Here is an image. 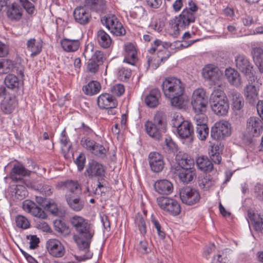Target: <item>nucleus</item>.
<instances>
[{"label":"nucleus","mask_w":263,"mask_h":263,"mask_svg":"<svg viewBox=\"0 0 263 263\" xmlns=\"http://www.w3.org/2000/svg\"><path fill=\"white\" fill-rule=\"evenodd\" d=\"M155 191L161 195H169L173 191L172 183L167 179L156 181L154 184Z\"/></svg>","instance_id":"23"},{"label":"nucleus","mask_w":263,"mask_h":263,"mask_svg":"<svg viewBox=\"0 0 263 263\" xmlns=\"http://www.w3.org/2000/svg\"><path fill=\"white\" fill-rule=\"evenodd\" d=\"M244 95L250 104H255L258 99V90L253 85H248L245 87Z\"/></svg>","instance_id":"39"},{"label":"nucleus","mask_w":263,"mask_h":263,"mask_svg":"<svg viewBox=\"0 0 263 263\" xmlns=\"http://www.w3.org/2000/svg\"><path fill=\"white\" fill-rule=\"evenodd\" d=\"M237 68L246 75H249L252 70V66L249 59L243 54L238 55L235 58Z\"/></svg>","instance_id":"26"},{"label":"nucleus","mask_w":263,"mask_h":263,"mask_svg":"<svg viewBox=\"0 0 263 263\" xmlns=\"http://www.w3.org/2000/svg\"><path fill=\"white\" fill-rule=\"evenodd\" d=\"M231 102L232 108L234 111L241 110L244 106V100L240 93L232 91L229 96Z\"/></svg>","instance_id":"30"},{"label":"nucleus","mask_w":263,"mask_h":263,"mask_svg":"<svg viewBox=\"0 0 263 263\" xmlns=\"http://www.w3.org/2000/svg\"><path fill=\"white\" fill-rule=\"evenodd\" d=\"M149 164L152 171L154 173L161 172L164 167L163 157L157 152H152L148 156Z\"/></svg>","instance_id":"17"},{"label":"nucleus","mask_w":263,"mask_h":263,"mask_svg":"<svg viewBox=\"0 0 263 263\" xmlns=\"http://www.w3.org/2000/svg\"><path fill=\"white\" fill-rule=\"evenodd\" d=\"M248 217L252 222L254 230L263 233V212L249 209L248 211Z\"/></svg>","instance_id":"18"},{"label":"nucleus","mask_w":263,"mask_h":263,"mask_svg":"<svg viewBox=\"0 0 263 263\" xmlns=\"http://www.w3.org/2000/svg\"><path fill=\"white\" fill-rule=\"evenodd\" d=\"M211 263H230L227 255V250L219 251L217 254L213 257Z\"/></svg>","instance_id":"47"},{"label":"nucleus","mask_w":263,"mask_h":263,"mask_svg":"<svg viewBox=\"0 0 263 263\" xmlns=\"http://www.w3.org/2000/svg\"><path fill=\"white\" fill-rule=\"evenodd\" d=\"M161 88L166 98L170 100L172 106L181 108L184 100L182 96L185 90V84L180 79L176 77L166 78L163 81Z\"/></svg>","instance_id":"2"},{"label":"nucleus","mask_w":263,"mask_h":263,"mask_svg":"<svg viewBox=\"0 0 263 263\" xmlns=\"http://www.w3.org/2000/svg\"><path fill=\"white\" fill-rule=\"evenodd\" d=\"M209 104V98L205 91L202 88L196 89L191 98V105L194 112H206Z\"/></svg>","instance_id":"8"},{"label":"nucleus","mask_w":263,"mask_h":263,"mask_svg":"<svg viewBox=\"0 0 263 263\" xmlns=\"http://www.w3.org/2000/svg\"><path fill=\"white\" fill-rule=\"evenodd\" d=\"M197 137L201 141L205 140L209 134V129L208 125L196 127Z\"/></svg>","instance_id":"50"},{"label":"nucleus","mask_w":263,"mask_h":263,"mask_svg":"<svg viewBox=\"0 0 263 263\" xmlns=\"http://www.w3.org/2000/svg\"><path fill=\"white\" fill-rule=\"evenodd\" d=\"M252 54L254 62L260 73H263V50L260 47H253Z\"/></svg>","instance_id":"38"},{"label":"nucleus","mask_w":263,"mask_h":263,"mask_svg":"<svg viewBox=\"0 0 263 263\" xmlns=\"http://www.w3.org/2000/svg\"><path fill=\"white\" fill-rule=\"evenodd\" d=\"M224 75L229 83L236 87L241 84L240 76L239 72L232 68H226Z\"/></svg>","instance_id":"29"},{"label":"nucleus","mask_w":263,"mask_h":263,"mask_svg":"<svg viewBox=\"0 0 263 263\" xmlns=\"http://www.w3.org/2000/svg\"><path fill=\"white\" fill-rule=\"evenodd\" d=\"M97 143L88 138H83L81 140L82 146L87 150L92 152Z\"/></svg>","instance_id":"55"},{"label":"nucleus","mask_w":263,"mask_h":263,"mask_svg":"<svg viewBox=\"0 0 263 263\" xmlns=\"http://www.w3.org/2000/svg\"><path fill=\"white\" fill-rule=\"evenodd\" d=\"M104 24L110 32L117 36L125 34V30L122 23L115 15H108L104 18Z\"/></svg>","instance_id":"11"},{"label":"nucleus","mask_w":263,"mask_h":263,"mask_svg":"<svg viewBox=\"0 0 263 263\" xmlns=\"http://www.w3.org/2000/svg\"><path fill=\"white\" fill-rule=\"evenodd\" d=\"M176 160L179 165V168H194V159L185 153L179 152L176 156Z\"/></svg>","instance_id":"28"},{"label":"nucleus","mask_w":263,"mask_h":263,"mask_svg":"<svg viewBox=\"0 0 263 263\" xmlns=\"http://www.w3.org/2000/svg\"><path fill=\"white\" fill-rule=\"evenodd\" d=\"M69 222L78 234L73 236L74 241L81 253L78 258L81 261L91 258L92 253L89 249L95 233L93 225L90 223L88 220L79 215H74L70 217Z\"/></svg>","instance_id":"1"},{"label":"nucleus","mask_w":263,"mask_h":263,"mask_svg":"<svg viewBox=\"0 0 263 263\" xmlns=\"http://www.w3.org/2000/svg\"><path fill=\"white\" fill-rule=\"evenodd\" d=\"M196 164L198 168L204 173L210 172L214 168L213 163L206 156H200L196 158Z\"/></svg>","instance_id":"31"},{"label":"nucleus","mask_w":263,"mask_h":263,"mask_svg":"<svg viewBox=\"0 0 263 263\" xmlns=\"http://www.w3.org/2000/svg\"><path fill=\"white\" fill-rule=\"evenodd\" d=\"M28 192L25 186L17 184L15 187V197L18 200H22L27 195Z\"/></svg>","instance_id":"53"},{"label":"nucleus","mask_w":263,"mask_h":263,"mask_svg":"<svg viewBox=\"0 0 263 263\" xmlns=\"http://www.w3.org/2000/svg\"><path fill=\"white\" fill-rule=\"evenodd\" d=\"M60 142L62 145L63 148L67 147V148L69 149L71 147V145L69 142L68 138L66 135L65 130H63L61 134Z\"/></svg>","instance_id":"62"},{"label":"nucleus","mask_w":263,"mask_h":263,"mask_svg":"<svg viewBox=\"0 0 263 263\" xmlns=\"http://www.w3.org/2000/svg\"><path fill=\"white\" fill-rule=\"evenodd\" d=\"M26 185L29 187L39 191L45 196H50L53 192V188L50 185L45 184L42 180L28 182L26 183Z\"/></svg>","instance_id":"25"},{"label":"nucleus","mask_w":263,"mask_h":263,"mask_svg":"<svg viewBox=\"0 0 263 263\" xmlns=\"http://www.w3.org/2000/svg\"><path fill=\"white\" fill-rule=\"evenodd\" d=\"M110 91L114 95L120 97L122 96L125 91L124 86L121 84H116L111 87Z\"/></svg>","instance_id":"57"},{"label":"nucleus","mask_w":263,"mask_h":263,"mask_svg":"<svg viewBox=\"0 0 263 263\" xmlns=\"http://www.w3.org/2000/svg\"><path fill=\"white\" fill-rule=\"evenodd\" d=\"M177 171L180 180L185 183L190 182L196 176L194 168H178Z\"/></svg>","instance_id":"33"},{"label":"nucleus","mask_w":263,"mask_h":263,"mask_svg":"<svg viewBox=\"0 0 263 263\" xmlns=\"http://www.w3.org/2000/svg\"><path fill=\"white\" fill-rule=\"evenodd\" d=\"M212 111L219 116H226L229 110V103L224 92L220 89H215L210 98Z\"/></svg>","instance_id":"6"},{"label":"nucleus","mask_w":263,"mask_h":263,"mask_svg":"<svg viewBox=\"0 0 263 263\" xmlns=\"http://www.w3.org/2000/svg\"><path fill=\"white\" fill-rule=\"evenodd\" d=\"M97 103L100 108H116L117 101L115 98L109 93H102L97 100Z\"/></svg>","instance_id":"24"},{"label":"nucleus","mask_w":263,"mask_h":263,"mask_svg":"<svg viewBox=\"0 0 263 263\" xmlns=\"http://www.w3.org/2000/svg\"><path fill=\"white\" fill-rule=\"evenodd\" d=\"M7 16L11 21H18L22 16V10L16 3H13L8 7Z\"/></svg>","instance_id":"40"},{"label":"nucleus","mask_w":263,"mask_h":263,"mask_svg":"<svg viewBox=\"0 0 263 263\" xmlns=\"http://www.w3.org/2000/svg\"><path fill=\"white\" fill-rule=\"evenodd\" d=\"M27 50L31 52V57H34L39 54L43 48V42L34 38L30 39L27 41Z\"/></svg>","instance_id":"32"},{"label":"nucleus","mask_w":263,"mask_h":263,"mask_svg":"<svg viewBox=\"0 0 263 263\" xmlns=\"http://www.w3.org/2000/svg\"><path fill=\"white\" fill-rule=\"evenodd\" d=\"M146 133L153 139L159 140L166 130V123L162 112L154 116V122L147 121L144 124Z\"/></svg>","instance_id":"5"},{"label":"nucleus","mask_w":263,"mask_h":263,"mask_svg":"<svg viewBox=\"0 0 263 263\" xmlns=\"http://www.w3.org/2000/svg\"><path fill=\"white\" fill-rule=\"evenodd\" d=\"M89 62L87 64V70L91 73H95L99 69L100 63L92 60H88Z\"/></svg>","instance_id":"64"},{"label":"nucleus","mask_w":263,"mask_h":263,"mask_svg":"<svg viewBox=\"0 0 263 263\" xmlns=\"http://www.w3.org/2000/svg\"><path fill=\"white\" fill-rule=\"evenodd\" d=\"M83 2L85 7L94 11H103L106 8L105 0H84Z\"/></svg>","instance_id":"34"},{"label":"nucleus","mask_w":263,"mask_h":263,"mask_svg":"<svg viewBox=\"0 0 263 263\" xmlns=\"http://www.w3.org/2000/svg\"><path fill=\"white\" fill-rule=\"evenodd\" d=\"M145 217L138 213L135 218V231H139L142 236H144L147 231Z\"/></svg>","instance_id":"43"},{"label":"nucleus","mask_w":263,"mask_h":263,"mask_svg":"<svg viewBox=\"0 0 263 263\" xmlns=\"http://www.w3.org/2000/svg\"><path fill=\"white\" fill-rule=\"evenodd\" d=\"M16 226L17 228L22 229H27L30 228V221L25 216L18 215L16 216L15 219Z\"/></svg>","instance_id":"46"},{"label":"nucleus","mask_w":263,"mask_h":263,"mask_svg":"<svg viewBox=\"0 0 263 263\" xmlns=\"http://www.w3.org/2000/svg\"><path fill=\"white\" fill-rule=\"evenodd\" d=\"M109 188L103 183V179H98V184L94 192L96 195L104 196L108 192Z\"/></svg>","instance_id":"49"},{"label":"nucleus","mask_w":263,"mask_h":263,"mask_svg":"<svg viewBox=\"0 0 263 263\" xmlns=\"http://www.w3.org/2000/svg\"><path fill=\"white\" fill-rule=\"evenodd\" d=\"M117 76L121 81H126L131 76V70L124 67L120 68L118 70Z\"/></svg>","instance_id":"54"},{"label":"nucleus","mask_w":263,"mask_h":263,"mask_svg":"<svg viewBox=\"0 0 263 263\" xmlns=\"http://www.w3.org/2000/svg\"><path fill=\"white\" fill-rule=\"evenodd\" d=\"M86 158L84 154H80L74 161L79 171H82L85 166Z\"/></svg>","instance_id":"61"},{"label":"nucleus","mask_w":263,"mask_h":263,"mask_svg":"<svg viewBox=\"0 0 263 263\" xmlns=\"http://www.w3.org/2000/svg\"><path fill=\"white\" fill-rule=\"evenodd\" d=\"M83 92L87 95L92 96L98 93L101 89V85L97 81H91L83 87Z\"/></svg>","instance_id":"44"},{"label":"nucleus","mask_w":263,"mask_h":263,"mask_svg":"<svg viewBox=\"0 0 263 263\" xmlns=\"http://www.w3.org/2000/svg\"><path fill=\"white\" fill-rule=\"evenodd\" d=\"M151 222L153 227L156 229L159 237L161 239H164L165 237V232L162 230L161 226L158 219L153 215L151 217Z\"/></svg>","instance_id":"52"},{"label":"nucleus","mask_w":263,"mask_h":263,"mask_svg":"<svg viewBox=\"0 0 263 263\" xmlns=\"http://www.w3.org/2000/svg\"><path fill=\"white\" fill-rule=\"evenodd\" d=\"M86 173L90 177H97L98 179H103V177L105 176V168L101 163L92 161L88 163Z\"/></svg>","instance_id":"21"},{"label":"nucleus","mask_w":263,"mask_h":263,"mask_svg":"<svg viewBox=\"0 0 263 263\" xmlns=\"http://www.w3.org/2000/svg\"><path fill=\"white\" fill-rule=\"evenodd\" d=\"M46 249L50 255L55 257H62L65 253L64 246L57 239H50L47 241Z\"/></svg>","instance_id":"15"},{"label":"nucleus","mask_w":263,"mask_h":263,"mask_svg":"<svg viewBox=\"0 0 263 263\" xmlns=\"http://www.w3.org/2000/svg\"><path fill=\"white\" fill-rule=\"evenodd\" d=\"M66 201L69 207L76 212L82 210L84 205V202L77 195L70 196V195H65Z\"/></svg>","instance_id":"35"},{"label":"nucleus","mask_w":263,"mask_h":263,"mask_svg":"<svg viewBox=\"0 0 263 263\" xmlns=\"http://www.w3.org/2000/svg\"><path fill=\"white\" fill-rule=\"evenodd\" d=\"M31 171L26 169L23 164H15L12 170L11 173V177L12 180L17 181L20 179L17 178L16 176H28L30 175Z\"/></svg>","instance_id":"41"},{"label":"nucleus","mask_w":263,"mask_h":263,"mask_svg":"<svg viewBox=\"0 0 263 263\" xmlns=\"http://www.w3.org/2000/svg\"><path fill=\"white\" fill-rule=\"evenodd\" d=\"M171 125L176 128L178 136L182 139L189 138L194 133L192 124L187 120H184L180 114L173 115Z\"/></svg>","instance_id":"7"},{"label":"nucleus","mask_w":263,"mask_h":263,"mask_svg":"<svg viewBox=\"0 0 263 263\" xmlns=\"http://www.w3.org/2000/svg\"><path fill=\"white\" fill-rule=\"evenodd\" d=\"M123 62L128 64L134 65L138 61L137 49L131 43H127L124 47Z\"/></svg>","instance_id":"19"},{"label":"nucleus","mask_w":263,"mask_h":263,"mask_svg":"<svg viewBox=\"0 0 263 263\" xmlns=\"http://www.w3.org/2000/svg\"><path fill=\"white\" fill-rule=\"evenodd\" d=\"M2 61L4 73H8L12 70L14 68V64L12 61L3 59Z\"/></svg>","instance_id":"63"},{"label":"nucleus","mask_w":263,"mask_h":263,"mask_svg":"<svg viewBox=\"0 0 263 263\" xmlns=\"http://www.w3.org/2000/svg\"><path fill=\"white\" fill-rule=\"evenodd\" d=\"M144 12V9L141 7H135L129 11V16L134 19L139 18Z\"/></svg>","instance_id":"59"},{"label":"nucleus","mask_w":263,"mask_h":263,"mask_svg":"<svg viewBox=\"0 0 263 263\" xmlns=\"http://www.w3.org/2000/svg\"><path fill=\"white\" fill-rule=\"evenodd\" d=\"M215 183V180L210 176H206L202 179L199 182V186L201 189L209 190Z\"/></svg>","instance_id":"51"},{"label":"nucleus","mask_w":263,"mask_h":263,"mask_svg":"<svg viewBox=\"0 0 263 263\" xmlns=\"http://www.w3.org/2000/svg\"><path fill=\"white\" fill-rule=\"evenodd\" d=\"M73 16L75 21L81 25L87 24L91 18L90 13L84 7H77L74 10Z\"/></svg>","instance_id":"27"},{"label":"nucleus","mask_w":263,"mask_h":263,"mask_svg":"<svg viewBox=\"0 0 263 263\" xmlns=\"http://www.w3.org/2000/svg\"><path fill=\"white\" fill-rule=\"evenodd\" d=\"M17 105L14 97L5 96L0 104L1 110L5 115H9L14 111Z\"/></svg>","instance_id":"22"},{"label":"nucleus","mask_w":263,"mask_h":263,"mask_svg":"<svg viewBox=\"0 0 263 263\" xmlns=\"http://www.w3.org/2000/svg\"><path fill=\"white\" fill-rule=\"evenodd\" d=\"M62 49L66 52H74L79 48L80 42L79 40H71L64 38L60 41Z\"/></svg>","instance_id":"36"},{"label":"nucleus","mask_w":263,"mask_h":263,"mask_svg":"<svg viewBox=\"0 0 263 263\" xmlns=\"http://www.w3.org/2000/svg\"><path fill=\"white\" fill-rule=\"evenodd\" d=\"M180 197L183 203L189 205L197 203L200 199L199 192L189 186L185 187L180 191Z\"/></svg>","instance_id":"12"},{"label":"nucleus","mask_w":263,"mask_h":263,"mask_svg":"<svg viewBox=\"0 0 263 263\" xmlns=\"http://www.w3.org/2000/svg\"><path fill=\"white\" fill-rule=\"evenodd\" d=\"M94 49V45L91 43H89L85 46L83 55L86 59L90 60L93 57L95 51Z\"/></svg>","instance_id":"56"},{"label":"nucleus","mask_w":263,"mask_h":263,"mask_svg":"<svg viewBox=\"0 0 263 263\" xmlns=\"http://www.w3.org/2000/svg\"><path fill=\"white\" fill-rule=\"evenodd\" d=\"M91 153L94 155L103 157L106 153V149L102 145L96 143Z\"/></svg>","instance_id":"60"},{"label":"nucleus","mask_w":263,"mask_h":263,"mask_svg":"<svg viewBox=\"0 0 263 263\" xmlns=\"http://www.w3.org/2000/svg\"><path fill=\"white\" fill-rule=\"evenodd\" d=\"M189 45H183L180 42H175L173 43L163 42L160 40H156L152 47L148 50L150 53H154L156 50L158 51L157 57L153 56L147 58V64L149 67L156 69L160 65L161 62H165L171 55L170 53L167 50L168 47H175L178 49L181 47H187Z\"/></svg>","instance_id":"3"},{"label":"nucleus","mask_w":263,"mask_h":263,"mask_svg":"<svg viewBox=\"0 0 263 263\" xmlns=\"http://www.w3.org/2000/svg\"><path fill=\"white\" fill-rule=\"evenodd\" d=\"M5 83L8 88L11 89L17 88L20 84L17 77L12 74H9L6 76Z\"/></svg>","instance_id":"45"},{"label":"nucleus","mask_w":263,"mask_h":263,"mask_svg":"<svg viewBox=\"0 0 263 263\" xmlns=\"http://www.w3.org/2000/svg\"><path fill=\"white\" fill-rule=\"evenodd\" d=\"M246 130L251 137H257L263 130V123L260 118L251 117L247 121Z\"/></svg>","instance_id":"14"},{"label":"nucleus","mask_w":263,"mask_h":263,"mask_svg":"<svg viewBox=\"0 0 263 263\" xmlns=\"http://www.w3.org/2000/svg\"><path fill=\"white\" fill-rule=\"evenodd\" d=\"M97 39L100 46L103 48H107L112 43L110 36L103 30H99L97 34Z\"/></svg>","instance_id":"42"},{"label":"nucleus","mask_w":263,"mask_h":263,"mask_svg":"<svg viewBox=\"0 0 263 263\" xmlns=\"http://www.w3.org/2000/svg\"><path fill=\"white\" fill-rule=\"evenodd\" d=\"M46 208L53 215L58 216L59 210L57 204L53 201L50 200L48 203L44 204Z\"/></svg>","instance_id":"58"},{"label":"nucleus","mask_w":263,"mask_h":263,"mask_svg":"<svg viewBox=\"0 0 263 263\" xmlns=\"http://www.w3.org/2000/svg\"><path fill=\"white\" fill-rule=\"evenodd\" d=\"M157 202L162 210L171 215L177 216L181 212L179 203L173 198L159 197L157 198Z\"/></svg>","instance_id":"9"},{"label":"nucleus","mask_w":263,"mask_h":263,"mask_svg":"<svg viewBox=\"0 0 263 263\" xmlns=\"http://www.w3.org/2000/svg\"><path fill=\"white\" fill-rule=\"evenodd\" d=\"M231 133V124L227 121L220 120L212 127L211 136L214 139L221 140L229 136Z\"/></svg>","instance_id":"10"},{"label":"nucleus","mask_w":263,"mask_h":263,"mask_svg":"<svg viewBox=\"0 0 263 263\" xmlns=\"http://www.w3.org/2000/svg\"><path fill=\"white\" fill-rule=\"evenodd\" d=\"M161 94L158 88L152 89L145 99L146 104L152 108L156 107L159 103Z\"/></svg>","instance_id":"37"},{"label":"nucleus","mask_w":263,"mask_h":263,"mask_svg":"<svg viewBox=\"0 0 263 263\" xmlns=\"http://www.w3.org/2000/svg\"><path fill=\"white\" fill-rule=\"evenodd\" d=\"M203 78L214 84L221 80L222 72L219 68L213 65L208 64L204 66L202 72Z\"/></svg>","instance_id":"13"},{"label":"nucleus","mask_w":263,"mask_h":263,"mask_svg":"<svg viewBox=\"0 0 263 263\" xmlns=\"http://www.w3.org/2000/svg\"><path fill=\"white\" fill-rule=\"evenodd\" d=\"M58 186L66 192L65 195L75 196L81 192V187L78 182L73 180H69L65 182H61Z\"/></svg>","instance_id":"20"},{"label":"nucleus","mask_w":263,"mask_h":263,"mask_svg":"<svg viewBox=\"0 0 263 263\" xmlns=\"http://www.w3.org/2000/svg\"><path fill=\"white\" fill-rule=\"evenodd\" d=\"M206 112H195L194 121L196 127L207 125L208 117L205 115Z\"/></svg>","instance_id":"48"},{"label":"nucleus","mask_w":263,"mask_h":263,"mask_svg":"<svg viewBox=\"0 0 263 263\" xmlns=\"http://www.w3.org/2000/svg\"><path fill=\"white\" fill-rule=\"evenodd\" d=\"M198 8L193 1L189 2V7L183 10L181 13L174 20V27L176 30H183L195 22L196 13Z\"/></svg>","instance_id":"4"},{"label":"nucleus","mask_w":263,"mask_h":263,"mask_svg":"<svg viewBox=\"0 0 263 263\" xmlns=\"http://www.w3.org/2000/svg\"><path fill=\"white\" fill-rule=\"evenodd\" d=\"M22 208L24 211L34 217L41 219H45L47 217L46 213L42 208L31 200H26L24 201L22 204Z\"/></svg>","instance_id":"16"}]
</instances>
